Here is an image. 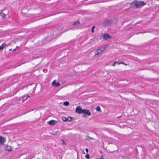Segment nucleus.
<instances>
[{"mask_svg":"<svg viewBox=\"0 0 159 159\" xmlns=\"http://www.w3.org/2000/svg\"><path fill=\"white\" fill-rule=\"evenodd\" d=\"M146 4V3L143 1H138L134 0L130 4V7H133L135 6L136 8H140V7H143Z\"/></svg>","mask_w":159,"mask_h":159,"instance_id":"f257e3e1","label":"nucleus"},{"mask_svg":"<svg viewBox=\"0 0 159 159\" xmlns=\"http://www.w3.org/2000/svg\"><path fill=\"white\" fill-rule=\"evenodd\" d=\"M113 22V20L111 19H107L104 20L103 24L105 25H109L111 24Z\"/></svg>","mask_w":159,"mask_h":159,"instance_id":"f03ea898","label":"nucleus"},{"mask_svg":"<svg viewBox=\"0 0 159 159\" xmlns=\"http://www.w3.org/2000/svg\"><path fill=\"white\" fill-rule=\"evenodd\" d=\"M83 109H82L81 107L77 106L75 109V112L79 114H81L83 112Z\"/></svg>","mask_w":159,"mask_h":159,"instance_id":"7ed1b4c3","label":"nucleus"},{"mask_svg":"<svg viewBox=\"0 0 159 159\" xmlns=\"http://www.w3.org/2000/svg\"><path fill=\"white\" fill-rule=\"evenodd\" d=\"M82 112L85 115H88L89 116H90L91 115V113L90 111L88 110H87L86 109H83V111Z\"/></svg>","mask_w":159,"mask_h":159,"instance_id":"20e7f679","label":"nucleus"},{"mask_svg":"<svg viewBox=\"0 0 159 159\" xmlns=\"http://www.w3.org/2000/svg\"><path fill=\"white\" fill-rule=\"evenodd\" d=\"M111 37V36L108 34H104L103 36V39L106 40H107L108 39L110 38Z\"/></svg>","mask_w":159,"mask_h":159,"instance_id":"39448f33","label":"nucleus"},{"mask_svg":"<svg viewBox=\"0 0 159 159\" xmlns=\"http://www.w3.org/2000/svg\"><path fill=\"white\" fill-rule=\"evenodd\" d=\"M6 139L4 137L0 136V144L2 145L3 143L5 142Z\"/></svg>","mask_w":159,"mask_h":159,"instance_id":"423d86ee","label":"nucleus"},{"mask_svg":"<svg viewBox=\"0 0 159 159\" xmlns=\"http://www.w3.org/2000/svg\"><path fill=\"white\" fill-rule=\"evenodd\" d=\"M52 84V85L55 87H58L60 85L59 83H56L55 80L53 81Z\"/></svg>","mask_w":159,"mask_h":159,"instance_id":"0eeeda50","label":"nucleus"},{"mask_svg":"<svg viewBox=\"0 0 159 159\" xmlns=\"http://www.w3.org/2000/svg\"><path fill=\"white\" fill-rule=\"evenodd\" d=\"M47 123L48 124L50 125H53L55 124L56 123V121L54 120H50L48 121Z\"/></svg>","mask_w":159,"mask_h":159,"instance_id":"6e6552de","label":"nucleus"},{"mask_svg":"<svg viewBox=\"0 0 159 159\" xmlns=\"http://www.w3.org/2000/svg\"><path fill=\"white\" fill-rule=\"evenodd\" d=\"M102 52V50L99 48L97 50V51L95 52V55H98L99 54H101Z\"/></svg>","mask_w":159,"mask_h":159,"instance_id":"1a4fd4ad","label":"nucleus"},{"mask_svg":"<svg viewBox=\"0 0 159 159\" xmlns=\"http://www.w3.org/2000/svg\"><path fill=\"white\" fill-rule=\"evenodd\" d=\"M6 150L8 151H10L11 150V146L7 145L6 146Z\"/></svg>","mask_w":159,"mask_h":159,"instance_id":"9d476101","label":"nucleus"},{"mask_svg":"<svg viewBox=\"0 0 159 159\" xmlns=\"http://www.w3.org/2000/svg\"><path fill=\"white\" fill-rule=\"evenodd\" d=\"M80 24V22L79 20H77L73 23L72 25H78Z\"/></svg>","mask_w":159,"mask_h":159,"instance_id":"9b49d317","label":"nucleus"},{"mask_svg":"<svg viewBox=\"0 0 159 159\" xmlns=\"http://www.w3.org/2000/svg\"><path fill=\"white\" fill-rule=\"evenodd\" d=\"M6 46V43H3L2 45L0 46V50H2Z\"/></svg>","mask_w":159,"mask_h":159,"instance_id":"f8f14e48","label":"nucleus"},{"mask_svg":"<svg viewBox=\"0 0 159 159\" xmlns=\"http://www.w3.org/2000/svg\"><path fill=\"white\" fill-rule=\"evenodd\" d=\"M66 119H67V121H71L73 120V118L70 116H68L66 118Z\"/></svg>","mask_w":159,"mask_h":159,"instance_id":"ddd939ff","label":"nucleus"},{"mask_svg":"<svg viewBox=\"0 0 159 159\" xmlns=\"http://www.w3.org/2000/svg\"><path fill=\"white\" fill-rule=\"evenodd\" d=\"M63 104L66 106H68L69 104V103L68 102L66 101L63 102Z\"/></svg>","mask_w":159,"mask_h":159,"instance_id":"4468645a","label":"nucleus"},{"mask_svg":"<svg viewBox=\"0 0 159 159\" xmlns=\"http://www.w3.org/2000/svg\"><path fill=\"white\" fill-rule=\"evenodd\" d=\"M0 15L2 18H5L6 16V14L2 12L0 13Z\"/></svg>","mask_w":159,"mask_h":159,"instance_id":"2eb2a0df","label":"nucleus"},{"mask_svg":"<svg viewBox=\"0 0 159 159\" xmlns=\"http://www.w3.org/2000/svg\"><path fill=\"white\" fill-rule=\"evenodd\" d=\"M30 85H33L34 86V87L33 88V89L34 90L36 89V88L37 84H36L35 83H33L32 84H31Z\"/></svg>","mask_w":159,"mask_h":159,"instance_id":"dca6fc26","label":"nucleus"},{"mask_svg":"<svg viewBox=\"0 0 159 159\" xmlns=\"http://www.w3.org/2000/svg\"><path fill=\"white\" fill-rule=\"evenodd\" d=\"M96 110L97 111H99V112H100L101 111V109H100V107L99 106H98L97 108H96Z\"/></svg>","mask_w":159,"mask_h":159,"instance_id":"f3484780","label":"nucleus"},{"mask_svg":"<svg viewBox=\"0 0 159 159\" xmlns=\"http://www.w3.org/2000/svg\"><path fill=\"white\" fill-rule=\"evenodd\" d=\"M62 119L63 120V121H67V119H66V117L63 116L62 117Z\"/></svg>","mask_w":159,"mask_h":159,"instance_id":"a211bd4d","label":"nucleus"},{"mask_svg":"<svg viewBox=\"0 0 159 159\" xmlns=\"http://www.w3.org/2000/svg\"><path fill=\"white\" fill-rule=\"evenodd\" d=\"M85 157L86 158H87L88 159H89L90 157L89 155V154L87 153L86 155H85Z\"/></svg>","mask_w":159,"mask_h":159,"instance_id":"6ab92c4d","label":"nucleus"},{"mask_svg":"<svg viewBox=\"0 0 159 159\" xmlns=\"http://www.w3.org/2000/svg\"><path fill=\"white\" fill-rule=\"evenodd\" d=\"M61 140L62 141V143H61V144L62 145H65L66 144V143H65V141L63 139H62Z\"/></svg>","mask_w":159,"mask_h":159,"instance_id":"aec40b11","label":"nucleus"},{"mask_svg":"<svg viewBox=\"0 0 159 159\" xmlns=\"http://www.w3.org/2000/svg\"><path fill=\"white\" fill-rule=\"evenodd\" d=\"M94 28H95L94 26H93L92 28V31H91L92 33H93L94 32Z\"/></svg>","mask_w":159,"mask_h":159,"instance_id":"412c9836","label":"nucleus"},{"mask_svg":"<svg viewBox=\"0 0 159 159\" xmlns=\"http://www.w3.org/2000/svg\"><path fill=\"white\" fill-rule=\"evenodd\" d=\"M87 137L88 138H89V139H92V140H94V139H95L94 138H91V137H89V136H88Z\"/></svg>","mask_w":159,"mask_h":159,"instance_id":"4be33fe9","label":"nucleus"},{"mask_svg":"<svg viewBox=\"0 0 159 159\" xmlns=\"http://www.w3.org/2000/svg\"><path fill=\"white\" fill-rule=\"evenodd\" d=\"M116 61H115L114 62L112 65V66H115V65L116 64Z\"/></svg>","mask_w":159,"mask_h":159,"instance_id":"5701e85b","label":"nucleus"},{"mask_svg":"<svg viewBox=\"0 0 159 159\" xmlns=\"http://www.w3.org/2000/svg\"><path fill=\"white\" fill-rule=\"evenodd\" d=\"M121 64L125 65V64L123 62H120V63H119V64Z\"/></svg>","mask_w":159,"mask_h":159,"instance_id":"b1692460","label":"nucleus"},{"mask_svg":"<svg viewBox=\"0 0 159 159\" xmlns=\"http://www.w3.org/2000/svg\"><path fill=\"white\" fill-rule=\"evenodd\" d=\"M104 159V157H103V156H101V157H100V158L99 159Z\"/></svg>","mask_w":159,"mask_h":159,"instance_id":"393cba45","label":"nucleus"},{"mask_svg":"<svg viewBox=\"0 0 159 159\" xmlns=\"http://www.w3.org/2000/svg\"><path fill=\"white\" fill-rule=\"evenodd\" d=\"M86 151L87 153H88V152L89 150L88 148L86 149Z\"/></svg>","mask_w":159,"mask_h":159,"instance_id":"a878e982","label":"nucleus"},{"mask_svg":"<svg viewBox=\"0 0 159 159\" xmlns=\"http://www.w3.org/2000/svg\"><path fill=\"white\" fill-rule=\"evenodd\" d=\"M82 116H83V117H86V115H85L84 114L82 115Z\"/></svg>","mask_w":159,"mask_h":159,"instance_id":"bb28decb","label":"nucleus"},{"mask_svg":"<svg viewBox=\"0 0 159 159\" xmlns=\"http://www.w3.org/2000/svg\"><path fill=\"white\" fill-rule=\"evenodd\" d=\"M43 71L44 72H45V71H47V70H45V69H43Z\"/></svg>","mask_w":159,"mask_h":159,"instance_id":"cd10ccee","label":"nucleus"},{"mask_svg":"<svg viewBox=\"0 0 159 159\" xmlns=\"http://www.w3.org/2000/svg\"><path fill=\"white\" fill-rule=\"evenodd\" d=\"M116 64H119V63H120V62H119V61H116Z\"/></svg>","mask_w":159,"mask_h":159,"instance_id":"c85d7f7f","label":"nucleus"},{"mask_svg":"<svg viewBox=\"0 0 159 159\" xmlns=\"http://www.w3.org/2000/svg\"><path fill=\"white\" fill-rule=\"evenodd\" d=\"M17 48H18V46H17V47H16V48H15V49H14L13 50V51H15V50H16V49Z\"/></svg>","mask_w":159,"mask_h":159,"instance_id":"c756f323","label":"nucleus"},{"mask_svg":"<svg viewBox=\"0 0 159 159\" xmlns=\"http://www.w3.org/2000/svg\"><path fill=\"white\" fill-rule=\"evenodd\" d=\"M27 97H26V98H25V100H26L27 99Z\"/></svg>","mask_w":159,"mask_h":159,"instance_id":"7c9ffc66","label":"nucleus"},{"mask_svg":"<svg viewBox=\"0 0 159 159\" xmlns=\"http://www.w3.org/2000/svg\"><path fill=\"white\" fill-rule=\"evenodd\" d=\"M26 97H27V98L30 97V96L29 95H27Z\"/></svg>","mask_w":159,"mask_h":159,"instance_id":"2f4dec72","label":"nucleus"},{"mask_svg":"<svg viewBox=\"0 0 159 159\" xmlns=\"http://www.w3.org/2000/svg\"><path fill=\"white\" fill-rule=\"evenodd\" d=\"M121 116H118V117H117V118H120V117H121Z\"/></svg>","mask_w":159,"mask_h":159,"instance_id":"473e14b6","label":"nucleus"},{"mask_svg":"<svg viewBox=\"0 0 159 159\" xmlns=\"http://www.w3.org/2000/svg\"><path fill=\"white\" fill-rule=\"evenodd\" d=\"M25 100V99H23V100H22V101H23V102H24Z\"/></svg>","mask_w":159,"mask_h":159,"instance_id":"72a5a7b5","label":"nucleus"},{"mask_svg":"<svg viewBox=\"0 0 159 159\" xmlns=\"http://www.w3.org/2000/svg\"><path fill=\"white\" fill-rule=\"evenodd\" d=\"M87 140H88V141H89V140L88 139H86Z\"/></svg>","mask_w":159,"mask_h":159,"instance_id":"f704fd0d","label":"nucleus"},{"mask_svg":"<svg viewBox=\"0 0 159 159\" xmlns=\"http://www.w3.org/2000/svg\"><path fill=\"white\" fill-rule=\"evenodd\" d=\"M110 143H108V144H109Z\"/></svg>","mask_w":159,"mask_h":159,"instance_id":"c9c22d12","label":"nucleus"},{"mask_svg":"<svg viewBox=\"0 0 159 159\" xmlns=\"http://www.w3.org/2000/svg\"><path fill=\"white\" fill-rule=\"evenodd\" d=\"M115 151H116V150H114V151H113V152H115Z\"/></svg>","mask_w":159,"mask_h":159,"instance_id":"e433bc0d","label":"nucleus"}]
</instances>
